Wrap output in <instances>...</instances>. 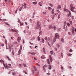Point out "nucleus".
Returning <instances> with one entry per match:
<instances>
[{
  "label": "nucleus",
  "mask_w": 76,
  "mask_h": 76,
  "mask_svg": "<svg viewBox=\"0 0 76 76\" xmlns=\"http://www.w3.org/2000/svg\"><path fill=\"white\" fill-rule=\"evenodd\" d=\"M37 25L36 26V28L37 29H38V28H39V31H41V26L40 24H39V22L37 21Z\"/></svg>",
  "instance_id": "1"
},
{
  "label": "nucleus",
  "mask_w": 76,
  "mask_h": 76,
  "mask_svg": "<svg viewBox=\"0 0 76 76\" xmlns=\"http://www.w3.org/2000/svg\"><path fill=\"white\" fill-rule=\"evenodd\" d=\"M56 38L59 39V36L58 35V34L57 33H56L55 34V38L54 39L53 41V42H55L56 41Z\"/></svg>",
  "instance_id": "2"
},
{
  "label": "nucleus",
  "mask_w": 76,
  "mask_h": 76,
  "mask_svg": "<svg viewBox=\"0 0 76 76\" xmlns=\"http://www.w3.org/2000/svg\"><path fill=\"white\" fill-rule=\"evenodd\" d=\"M70 7H71V11H72V12H73V10H74L75 9V7H73V4H71V5L70 6Z\"/></svg>",
  "instance_id": "3"
},
{
  "label": "nucleus",
  "mask_w": 76,
  "mask_h": 76,
  "mask_svg": "<svg viewBox=\"0 0 76 76\" xmlns=\"http://www.w3.org/2000/svg\"><path fill=\"white\" fill-rule=\"evenodd\" d=\"M64 11L65 12H69V16L70 18H71V16H72V15H71V13L70 12V11H69V10H68L67 9H66L65 8L64 9Z\"/></svg>",
  "instance_id": "4"
},
{
  "label": "nucleus",
  "mask_w": 76,
  "mask_h": 76,
  "mask_svg": "<svg viewBox=\"0 0 76 76\" xmlns=\"http://www.w3.org/2000/svg\"><path fill=\"white\" fill-rule=\"evenodd\" d=\"M11 30L12 31V32H18V31L17 30L13 29L12 28H11Z\"/></svg>",
  "instance_id": "5"
},
{
  "label": "nucleus",
  "mask_w": 76,
  "mask_h": 76,
  "mask_svg": "<svg viewBox=\"0 0 76 76\" xmlns=\"http://www.w3.org/2000/svg\"><path fill=\"white\" fill-rule=\"evenodd\" d=\"M23 6H24V5L23 4L22 5V6L21 7H20V8L19 9V11H21V10H22V9H23Z\"/></svg>",
  "instance_id": "6"
},
{
  "label": "nucleus",
  "mask_w": 76,
  "mask_h": 76,
  "mask_svg": "<svg viewBox=\"0 0 76 76\" xmlns=\"http://www.w3.org/2000/svg\"><path fill=\"white\" fill-rule=\"evenodd\" d=\"M47 61L48 64H50V60H49V59H47Z\"/></svg>",
  "instance_id": "7"
},
{
  "label": "nucleus",
  "mask_w": 76,
  "mask_h": 76,
  "mask_svg": "<svg viewBox=\"0 0 76 76\" xmlns=\"http://www.w3.org/2000/svg\"><path fill=\"white\" fill-rule=\"evenodd\" d=\"M49 57L50 60L51 61V62H52L53 61V59H52V58H51V55L49 56Z\"/></svg>",
  "instance_id": "8"
},
{
  "label": "nucleus",
  "mask_w": 76,
  "mask_h": 76,
  "mask_svg": "<svg viewBox=\"0 0 76 76\" xmlns=\"http://www.w3.org/2000/svg\"><path fill=\"white\" fill-rule=\"evenodd\" d=\"M30 54H31L32 55H35V54H36V53L34 52H33V53L30 52Z\"/></svg>",
  "instance_id": "9"
},
{
  "label": "nucleus",
  "mask_w": 76,
  "mask_h": 76,
  "mask_svg": "<svg viewBox=\"0 0 76 76\" xmlns=\"http://www.w3.org/2000/svg\"><path fill=\"white\" fill-rule=\"evenodd\" d=\"M42 34V31H40L39 34V36H40V35H41Z\"/></svg>",
  "instance_id": "10"
},
{
  "label": "nucleus",
  "mask_w": 76,
  "mask_h": 76,
  "mask_svg": "<svg viewBox=\"0 0 76 76\" xmlns=\"http://www.w3.org/2000/svg\"><path fill=\"white\" fill-rule=\"evenodd\" d=\"M52 67H51V65H49V70H51V69Z\"/></svg>",
  "instance_id": "11"
},
{
  "label": "nucleus",
  "mask_w": 76,
  "mask_h": 76,
  "mask_svg": "<svg viewBox=\"0 0 76 76\" xmlns=\"http://www.w3.org/2000/svg\"><path fill=\"white\" fill-rule=\"evenodd\" d=\"M21 50H19L18 53V55H20V52H21Z\"/></svg>",
  "instance_id": "12"
},
{
  "label": "nucleus",
  "mask_w": 76,
  "mask_h": 76,
  "mask_svg": "<svg viewBox=\"0 0 76 76\" xmlns=\"http://www.w3.org/2000/svg\"><path fill=\"white\" fill-rule=\"evenodd\" d=\"M22 46L21 45L20 47L19 50L20 51H22Z\"/></svg>",
  "instance_id": "13"
},
{
  "label": "nucleus",
  "mask_w": 76,
  "mask_h": 76,
  "mask_svg": "<svg viewBox=\"0 0 76 76\" xmlns=\"http://www.w3.org/2000/svg\"><path fill=\"white\" fill-rule=\"evenodd\" d=\"M52 14H54V10L53 9L52 10Z\"/></svg>",
  "instance_id": "14"
},
{
  "label": "nucleus",
  "mask_w": 76,
  "mask_h": 76,
  "mask_svg": "<svg viewBox=\"0 0 76 76\" xmlns=\"http://www.w3.org/2000/svg\"><path fill=\"white\" fill-rule=\"evenodd\" d=\"M57 8L58 9H60L61 8V6L60 5H58L57 7Z\"/></svg>",
  "instance_id": "15"
},
{
  "label": "nucleus",
  "mask_w": 76,
  "mask_h": 76,
  "mask_svg": "<svg viewBox=\"0 0 76 76\" xmlns=\"http://www.w3.org/2000/svg\"><path fill=\"white\" fill-rule=\"evenodd\" d=\"M9 66H8V65H7V64H6L5 65V67H6V68H7V67H9Z\"/></svg>",
  "instance_id": "16"
},
{
  "label": "nucleus",
  "mask_w": 76,
  "mask_h": 76,
  "mask_svg": "<svg viewBox=\"0 0 76 76\" xmlns=\"http://www.w3.org/2000/svg\"><path fill=\"white\" fill-rule=\"evenodd\" d=\"M49 28H51L52 29H53V26H50L49 27Z\"/></svg>",
  "instance_id": "17"
},
{
  "label": "nucleus",
  "mask_w": 76,
  "mask_h": 76,
  "mask_svg": "<svg viewBox=\"0 0 76 76\" xmlns=\"http://www.w3.org/2000/svg\"><path fill=\"white\" fill-rule=\"evenodd\" d=\"M41 58H42L43 59H44V58H45V57L44 56H42L41 57Z\"/></svg>",
  "instance_id": "18"
},
{
  "label": "nucleus",
  "mask_w": 76,
  "mask_h": 76,
  "mask_svg": "<svg viewBox=\"0 0 76 76\" xmlns=\"http://www.w3.org/2000/svg\"><path fill=\"white\" fill-rule=\"evenodd\" d=\"M33 4H34V5H35V4H37V2H33Z\"/></svg>",
  "instance_id": "19"
},
{
  "label": "nucleus",
  "mask_w": 76,
  "mask_h": 76,
  "mask_svg": "<svg viewBox=\"0 0 76 76\" xmlns=\"http://www.w3.org/2000/svg\"><path fill=\"white\" fill-rule=\"evenodd\" d=\"M39 4L40 6H41L42 5V3L41 2H39Z\"/></svg>",
  "instance_id": "20"
},
{
  "label": "nucleus",
  "mask_w": 76,
  "mask_h": 76,
  "mask_svg": "<svg viewBox=\"0 0 76 76\" xmlns=\"http://www.w3.org/2000/svg\"><path fill=\"white\" fill-rule=\"evenodd\" d=\"M34 69L35 72H36V71H37V68H36V67H35V66H34Z\"/></svg>",
  "instance_id": "21"
},
{
  "label": "nucleus",
  "mask_w": 76,
  "mask_h": 76,
  "mask_svg": "<svg viewBox=\"0 0 76 76\" xmlns=\"http://www.w3.org/2000/svg\"><path fill=\"white\" fill-rule=\"evenodd\" d=\"M37 38L38 39V41H40V37L38 36L37 37Z\"/></svg>",
  "instance_id": "22"
},
{
  "label": "nucleus",
  "mask_w": 76,
  "mask_h": 76,
  "mask_svg": "<svg viewBox=\"0 0 76 76\" xmlns=\"http://www.w3.org/2000/svg\"><path fill=\"white\" fill-rule=\"evenodd\" d=\"M48 9L49 10H51V9H52L50 7H49L48 8Z\"/></svg>",
  "instance_id": "23"
},
{
  "label": "nucleus",
  "mask_w": 76,
  "mask_h": 76,
  "mask_svg": "<svg viewBox=\"0 0 76 76\" xmlns=\"http://www.w3.org/2000/svg\"><path fill=\"white\" fill-rule=\"evenodd\" d=\"M44 66H43V69L44 70V72H45V68H44Z\"/></svg>",
  "instance_id": "24"
},
{
  "label": "nucleus",
  "mask_w": 76,
  "mask_h": 76,
  "mask_svg": "<svg viewBox=\"0 0 76 76\" xmlns=\"http://www.w3.org/2000/svg\"><path fill=\"white\" fill-rule=\"evenodd\" d=\"M7 58H8V60H9L10 61H11V59H10L9 58V57L7 56Z\"/></svg>",
  "instance_id": "25"
},
{
  "label": "nucleus",
  "mask_w": 76,
  "mask_h": 76,
  "mask_svg": "<svg viewBox=\"0 0 76 76\" xmlns=\"http://www.w3.org/2000/svg\"><path fill=\"white\" fill-rule=\"evenodd\" d=\"M5 25H8V26H10V24H9L8 23H5Z\"/></svg>",
  "instance_id": "26"
},
{
  "label": "nucleus",
  "mask_w": 76,
  "mask_h": 76,
  "mask_svg": "<svg viewBox=\"0 0 76 76\" xmlns=\"http://www.w3.org/2000/svg\"><path fill=\"white\" fill-rule=\"evenodd\" d=\"M24 7L25 8H26V4L25 3L24 4Z\"/></svg>",
  "instance_id": "27"
},
{
  "label": "nucleus",
  "mask_w": 76,
  "mask_h": 76,
  "mask_svg": "<svg viewBox=\"0 0 76 76\" xmlns=\"http://www.w3.org/2000/svg\"><path fill=\"white\" fill-rule=\"evenodd\" d=\"M12 75H16V73L12 72Z\"/></svg>",
  "instance_id": "28"
},
{
  "label": "nucleus",
  "mask_w": 76,
  "mask_h": 76,
  "mask_svg": "<svg viewBox=\"0 0 76 76\" xmlns=\"http://www.w3.org/2000/svg\"><path fill=\"white\" fill-rule=\"evenodd\" d=\"M70 23H68L67 24V26H70Z\"/></svg>",
  "instance_id": "29"
},
{
  "label": "nucleus",
  "mask_w": 76,
  "mask_h": 76,
  "mask_svg": "<svg viewBox=\"0 0 76 76\" xmlns=\"http://www.w3.org/2000/svg\"><path fill=\"white\" fill-rule=\"evenodd\" d=\"M61 41H62V42H64V39H63V38L61 39Z\"/></svg>",
  "instance_id": "30"
},
{
  "label": "nucleus",
  "mask_w": 76,
  "mask_h": 76,
  "mask_svg": "<svg viewBox=\"0 0 76 76\" xmlns=\"http://www.w3.org/2000/svg\"><path fill=\"white\" fill-rule=\"evenodd\" d=\"M54 31H56V29H57V28H56V26H54Z\"/></svg>",
  "instance_id": "31"
},
{
  "label": "nucleus",
  "mask_w": 76,
  "mask_h": 76,
  "mask_svg": "<svg viewBox=\"0 0 76 76\" xmlns=\"http://www.w3.org/2000/svg\"><path fill=\"white\" fill-rule=\"evenodd\" d=\"M42 42L43 43H44V39H42Z\"/></svg>",
  "instance_id": "32"
},
{
  "label": "nucleus",
  "mask_w": 76,
  "mask_h": 76,
  "mask_svg": "<svg viewBox=\"0 0 76 76\" xmlns=\"http://www.w3.org/2000/svg\"><path fill=\"white\" fill-rule=\"evenodd\" d=\"M60 18V15H58V19H59Z\"/></svg>",
  "instance_id": "33"
},
{
  "label": "nucleus",
  "mask_w": 76,
  "mask_h": 76,
  "mask_svg": "<svg viewBox=\"0 0 76 76\" xmlns=\"http://www.w3.org/2000/svg\"><path fill=\"white\" fill-rule=\"evenodd\" d=\"M48 41H50V37H48Z\"/></svg>",
  "instance_id": "34"
},
{
  "label": "nucleus",
  "mask_w": 76,
  "mask_h": 76,
  "mask_svg": "<svg viewBox=\"0 0 76 76\" xmlns=\"http://www.w3.org/2000/svg\"><path fill=\"white\" fill-rule=\"evenodd\" d=\"M42 13L43 15H46V12H43Z\"/></svg>",
  "instance_id": "35"
},
{
  "label": "nucleus",
  "mask_w": 76,
  "mask_h": 76,
  "mask_svg": "<svg viewBox=\"0 0 76 76\" xmlns=\"http://www.w3.org/2000/svg\"><path fill=\"white\" fill-rule=\"evenodd\" d=\"M3 64L4 67H5V64H4V62H3Z\"/></svg>",
  "instance_id": "36"
},
{
  "label": "nucleus",
  "mask_w": 76,
  "mask_h": 76,
  "mask_svg": "<svg viewBox=\"0 0 76 76\" xmlns=\"http://www.w3.org/2000/svg\"><path fill=\"white\" fill-rule=\"evenodd\" d=\"M3 5L4 6H6V4H5L4 3H3Z\"/></svg>",
  "instance_id": "37"
},
{
  "label": "nucleus",
  "mask_w": 76,
  "mask_h": 76,
  "mask_svg": "<svg viewBox=\"0 0 76 76\" xmlns=\"http://www.w3.org/2000/svg\"><path fill=\"white\" fill-rule=\"evenodd\" d=\"M50 53L51 54H52V55H53V51H50Z\"/></svg>",
  "instance_id": "38"
},
{
  "label": "nucleus",
  "mask_w": 76,
  "mask_h": 76,
  "mask_svg": "<svg viewBox=\"0 0 76 76\" xmlns=\"http://www.w3.org/2000/svg\"><path fill=\"white\" fill-rule=\"evenodd\" d=\"M0 61H1V62L3 63V62H4V61H3V60L1 59L0 60Z\"/></svg>",
  "instance_id": "39"
},
{
  "label": "nucleus",
  "mask_w": 76,
  "mask_h": 76,
  "mask_svg": "<svg viewBox=\"0 0 76 76\" xmlns=\"http://www.w3.org/2000/svg\"><path fill=\"white\" fill-rule=\"evenodd\" d=\"M69 52L71 53L73 52V50H72V49H70V50H69Z\"/></svg>",
  "instance_id": "40"
},
{
  "label": "nucleus",
  "mask_w": 76,
  "mask_h": 76,
  "mask_svg": "<svg viewBox=\"0 0 76 76\" xmlns=\"http://www.w3.org/2000/svg\"><path fill=\"white\" fill-rule=\"evenodd\" d=\"M48 75V76H50L51 75V73H50L48 72L47 73Z\"/></svg>",
  "instance_id": "41"
},
{
  "label": "nucleus",
  "mask_w": 76,
  "mask_h": 76,
  "mask_svg": "<svg viewBox=\"0 0 76 76\" xmlns=\"http://www.w3.org/2000/svg\"><path fill=\"white\" fill-rule=\"evenodd\" d=\"M23 23L22 24V23H20V26H22V25H23Z\"/></svg>",
  "instance_id": "42"
},
{
  "label": "nucleus",
  "mask_w": 76,
  "mask_h": 76,
  "mask_svg": "<svg viewBox=\"0 0 76 76\" xmlns=\"http://www.w3.org/2000/svg\"><path fill=\"white\" fill-rule=\"evenodd\" d=\"M70 24H71V25H72V21H70Z\"/></svg>",
  "instance_id": "43"
},
{
  "label": "nucleus",
  "mask_w": 76,
  "mask_h": 76,
  "mask_svg": "<svg viewBox=\"0 0 76 76\" xmlns=\"http://www.w3.org/2000/svg\"><path fill=\"white\" fill-rule=\"evenodd\" d=\"M1 45L2 47H3V46H4V44H1Z\"/></svg>",
  "instance_id": "44"
},
{
  "label": "nucleus",
  "mask_w": 76,
  "mask_h": 76,
  "mask_svg": "<svg viewBox=\"0 0 76 76\" xmlns=\"http://www.w3.org/2000/svg\"><path fill=\"white\" fill-rule=\"evenodd\" d=\"M30 22H31V23H32V19H30Z\"/></svg>",
  "instance_id": "45"
},
{
  "label": "nucleus",
  "mask_w": 76,
  "mask_h": 76,
  "mask_svg": "<svg viewBox=\"0 0 76 76\" xmlns=\"http://www.w3.org/2000/svg\"><path fill=\"white\" fill-rule=\"evenodd\" d=\"M23 65L24 67H26V64H23Z\"/></svg>",
  "instance_id": "46"
},
{
  "label": "nucleus",
  "mask_w": 76,
  "mask_h": 76,
  "mask_svg": "<svg viewBox=\"0 0 76 76\" xmlns=\"http://www.w3.org/2000/svg\"><path fill=\"white\" fill-rule=\"evenodd\" d=\"M14 51L13 50H12V53L13 54V55L14 54Z\"/></svg>",
  "instance_id": "47"
},
{
  "label": "nucleus",
  "mask_w": 76,
  "mask_h": 76,
  "mask_svg": "<svg viewBox=\"0 0 76 76\" xmlns=\"http://www.w3.org/2000/svg\"><path fill=\"white\" fill-rule=\"evenodd\" d=\"M37 75H39V72L38 71H37Z\"/></svg>",
  "instance_id": "48"
},
{
  "label": "nucleus",
  "mask_w": 76,
  "mask_h": 76,
  "mask_svg": "<svg viewBox=\"0 0 76 76\" xmlns=\"http://www.w3.org/2000/svg\"><path fill=\"white\" fill-rule=\"evenodd\" d=\"M5 44L6 45L7 44V40L6 39H5Z\"/></svg>",
  "instance_id": "49"
},
{
  "label": "nucleus",
  "mask_w": 76,
  "mask_h": 76,
  "mask_svg": "<svg viewBox=\"0 0 76 76\" xmlns=\"http://www.w3.org/2000/svg\"><path fill=\"white\" fill-rule=\"evenodd\" d=\"M29 44H31V45H33V43H31V42H29Z\"/></svg>",
  "instance_id": "50"
},
{
  "label": "nucleus",
  "mask_w": 76,
  "mask_h": 76,
  "mask_svg": "<svg viewBox=\"0 0 76 76\" xmlns=\"http://www.w3.org/2000/svg\"><path fill=\"white\" fill-rule=\"evenodd\" d=\"M45 40H47V37H46L45 38Z\"/></svg>",
  "instance_id": "51"
},
{
  "label": "nucleus",
  "mask_w": 76,
  "mask_h": 76,
  "mask_svg": "<svg viewBox=\"0 0 76 76\" xmlns=\"http://www.w3.org/2000/svg\"><path fill=\"white\" fill-rule=\"evenodd\" d=\"M68 55H69V56H72V54H70V53L68 54Z\"/></svg>",
  "instance_id": "52"
},
{
  "label": "nucleus",
  "mask_w": 76,
  "mask_h": 76,
  "mask_svg": "<svg viewBox=\"0 0 76 76\" xmlns=\"http://www.w3.org/2000/svg\"><path fill=\"white\" fill-rule=\"evenodd\" d=\"M68 34L69 35H71V34H70V32H68Z\"/></svg>",
  "instance_id": "53"
},
{
  "label": "nucleus",
  "mask_w": 76,
  "mask_h": 76,
  "mask_svg": "<svg viewBox=\"0 0 76 76\" xmlns=\"http://www.w3.org/2000/svg\"><path fill=\"white\" fill-rule=\"evenodd\" d=\"M43 50L44 52L45 53V48H43Z\"/></svg>",
  "instance_id": "54"
},
{
  "label": "nucleus",
  "mask_w": 76,
  "mask_h": 76,
  "mask_svg": "<svg viewBox=\"0 0 76 76\" xmlns=\"http://www.w3.org/2000/svg\"><path fill=\"white\" fill-rule=\"evenodd\" d=\"M74 31H75V30H72V34H74Z\"/></svg>",
  "instance_id": "55"
},
{
  "label": "nucleus",
  "mask_w": 76,
  "mask_h": 76,
  "mask_svg": "<svg viewBox=\"0 0 76 76\" xmlns=\"http://www.w3.org/2000/svg\"><path fill=\"white\" fill-rule=\"evenodd\" d=\"M19 65L20 67H21V66H22V64H19Z\"/></svg>",
  "instance_id": "56"
},
{
  "label": "nucleus",
  "mask_w": 76,
  "mask_h": 76,
  "mask_svg": "<svg viewBox=\"0 0 76 76\" xmlns=\"http://www.w3.org/2000/svg\"><path fill=\"white\" fill-rule=\"evenodd\" d=\"M24 73H25V74H27V72H23Z\"/></svg>",
  "instance_id": "57"
},
{
  "label": "nucleus",
  "mask_w": 76,
  "mask_h": 76,
  "mask_svg": "<svg viewBox=\"0 0 76 76\" xmlns=\"http://www.w3.org/2000/svg\"><path fill=\"white\" fill-rule=\"evenodd\" d=\"M6 20V19H4L2 20H3V21H5V20Z\"/></svg>",
  "instance_id": "58"
},
{
  "label": "nucleus",
  "mask_w": 76,
  "mask_h": 76,
  "mask_svg": "<svg viewBox=\"0 0 76 76\" xmlns=\"http://www.w3.org/2000/svg\"><path fill=\"white\" fill-rule=\"evenodd\" d=\"M18 22H19V23L20 22V20H19V19H18Z\"/></svg>",
  "instance_id": "59"
},
{
  "label": "nucleus",
  "mask_w": 76,
  "mask_h": 76,
  "mask_svg": "<svg viewBox=\"0 0 76 76\" xmlns=\"http://www.w3.org/2000/svg\"><path fill=\"white\" fill-rule=\"evenodd\" d=\"M61 69L62 70H63V67H62V66L61 67Z\"/></svg>",
  "instance_id": "60"
},
{
  "label": "nucleus",
  "mask_w": 76,
  "mask_h": 76,
  "mask_svg": "<svg viewBox=\"0 0 76 76\" xmlns=\"http://www.w3.org/2000/svg\"><path fill=\"white\" fill-rule=\"evenodd\" d=\"M18 12V10H16L15 11V13H17V12Z\"/></svg>",
  "instance_id": "61"
},
{
  "label": "nucleus",
  "mask_w": 76,
  "mask_h": 76,
  "mask_svg": "<svg viewBox=\"0 0 76 76\" xmlns=\"http://www.w3.org/2000/svg\"><path fill=\"white\" fill-rule=\"evenodd\" d=\"M11 39H13V37H11Z\"/></svg>",
  "instance_id": "62"
},
{
  "label": "nucleus",
  "mask_w": 76,
  "mask_h": 76,
  "mask_svg": "<svg viewBox=\"0 0 76 76\" xmlns=\"http://www.w3.org/2000/svg\"><path fill=\"white\" fill-rule=\"evenodd\" d=\"M8 65H9V66H12V65H11V64H8Z\"/></svg>",
  "instance_id": "63"
},
{
  "label": "nucleus",
  "mask_w": 76,
  "mask_h": 76,
  "mask_svg": "<svg viewBox=\"0 0 76 76\" xmlns=\"http://www.w3.org/2000/svg\"><path fill=\"white\" fill-rule=\"evenodd\" d=\"M57 46H58V47H60V45H58V44H57Z\"/></svg>",
  "instance_id": "64"
}]
</instances>
